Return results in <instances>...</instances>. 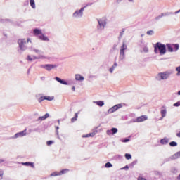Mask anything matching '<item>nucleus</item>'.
<instances>
[{"instance_id":"19","label":"nucleus","mask_w":180,"mask_h":180,"mask_svg":"<svg viewBox=\"0 0 180 180\" xmlns=\"http://www.w3.org/2000/svg\"><path fill=\"white\" fill-rule=\"evenodd\" d=\"M22 165L27 166V167H31L32 168H34V162H21Z\"/></svg>"},{"instance_id":"29","label":"nucleus","mask_w":180,"mask_h":180,"mask_svg":"<svg viewBox=\"0 0 180 180\" xmlns=\"http://www.w3.org/2000/svg\"><path fill=\"white\" fill-rule=\"evenodd\" d=\"M105 168H112L113 167V165L110 163V162H108L105 164Z\"/></svg>"},{"instance_id":"10","label":"nucleus","mask_w":180,"mask_h":180,"mask_svg":"<svg viewBox=\"0 0 180 180\" xmlns=\"http://www.w3.org/2000/svg\"><path fill=\"white\" fill-rule=\"evenodd\" d=\"M168 51L170 53L176 52L179 49V45L178 44H167Z\"/></svg>"},{"instance_id":"37","label":"nucleus","mask_w":180,"mask_h":180,"mask_svg":"<svg viewBox=\"0 0 180 180\" xmlns=\"http://www.w3.org/2000/svg\"><path fill=\"white\" fill-rule=\"evenodd\" d=\"M125 158H126L127 160H129L131 159V155L129 153H125Z\"/></svg>"},{"instance_id":"15","label":"nucleus","mask_w":180,"mask_h":180,"mask_svg":"<svg viewBox=\"0 0 180 180\" xmlns=\"http://www.w3.org/2000/svg\"><path fill=\"white\" fill-rule=\"evenodd\" d=\"M160 115H161V118L160 119V120H162V119H164V117H166V116L167 115V108L165 105H163L161 107Z\"/></svg>"},{"instance_id":"23","label":"nucleus","mask_w":180,"mask_h":180,"mask_svg":"<svg viewBox=\"0 0 180 180\" xmlns=\"http://www.w3.org/2000/svg\"><path fill=\"white\" fill-rule=\"evenodd\" d=\"M93 103L96 104L97 105L102 107L105 105L104 101H93Z\"/></svg>"},{"instance_id":"45","label":"nucleus","mask_w":180,"mask_h":180,"mask_svg":"<svg viewBox=\"0 0 180 180\" xmlns=\"http://www.w3.org/2000/svg\"><path fill=\"white\" fill-rule=\"evenodd\" d=\"M55 129H56V135H58V134H59V132H58L59 127L56 126V127H55Z\"/></svg>"},{"instance_id":"20","label":"nucleus","mask_w":180,"mask_h":180,"mask_svg":"<svg viewBox=\"0 0 180 180\" xmlns=\"http://www.w3.org/2000/svg\"><path fill=\"white\" fill-rule=\"evenodd\" d=\"M49 114L46 113L45 115L39 117L37 120V122H42L43 120H46V119H48L49 117Z\"/></svg>"},{"instance_id":"14","label":"nucleus","mask_w":180,"mask_h":180,"mask_svg":"<svg viewBox=\"0 0 180 180\" xmlns=\"http://www.w3.org/2000/svg\"><path fill=\"white\" fill-rule=\"evenodd\" d=\"M26 136H27V131H26V129H25L22 131L16 133L13 136L11 137V139H17L19 138H22Z\"/></svg>"},{"instance_id":"57","label":"nucleus","mask_w":180,"mask_h":180,"mask_svg":"<svg viewBox=\"0 0 180 180\" xmlns=\"http://www.w3.org/2000/svg\"><path fill=\"white\" fill-rule=\"evenodd\" d=\"M177 94H178L179 96H180V91H179V92H177Z\"/></svg>"},{"instance_id":"48","label":"nucleus","mask_w":180,"mask_h":180,"mask_svg":"<svg viewBox=\"0 0 180 180\" xmlns=\"http://www.w3.org/2000/svg\"><path fill=\"white\" fill-rule=\"evenodd\" d=\"M179 13H180V9H179V10H177V11H176L174 12V15H177V14H179Z\"/></svg>"},{"instance_id":"1","label":"nucleus","mask_w":180,"mask_h":180,"mask_svg":"<svg viewBox=\"0 0 180 180\" xmlns=\"http://www.w3.org/2000/svg\"><path fill=\"white\" fill-rule=\"evenodd\" d=\"M30 50L36 54L38 55V56H36L35 55H28L27 60L28 61H33L35 60H46L48 59L47 56H45V55H42L43 52L41 51V49H38V48H35V46H31L30 48Z\"/></svg>"},{"instance_id":"32","label":"nucleus","mask_w":180,"mask_h":180,"mask_svg":"<svg viewBox=\"0 0 180 180\" xmlns=\"http://www.w3.org/2000/svg\"><path fill=\"white\" fill-rule=\"evenodd\" d=\"M117 131H118L117 128H112L111 129V133L112 135L117 134Z\"/></svg>"},{"instance_id":"30","label":"nucleus","mask_w":180,"mask_h":180,"mask_svg":"<svg viewBox=\"0 0 180 180\" xmlns=\"http://www.w3.org/2000/svg\"><path fill=\"white\" fill-rule=\"evenodd\" d=\"M60 173L58 171H55L53 173H51V176H59Z\"/></svg>"},{"instance_id":"56","label":"nucleus","mask_w":180,"mask_h":180,"mask_svg":"<svg viewBox=\"0 0 180 180\" xmlns=\"http://www.w3.org/2000/svg\"><path fill=\"white\" fill-rule=\"evenodd\" d=\"M145 34H141V37H144Z\"/></svg>"},{"instance_id":"54","label":"nucleus","mask_w":180,"mask_h":180,"mask_svg":"<svg viewBox=\"0 0 180 180\" xmlns=\"http://www.w3.org/2000/svg\"><path fill=\"white\" fill-rule=\"evenodd\" d=\"M129 2L133 3L134 0H129Z\"/></svg>"},{"instance_id":"34","label":"nucleus","mask_w":180,"mask_h":180,"mask_svg":"<svg viewBox=\"0 0 180 180\" xmlns=\"http://www.w3.org/2000/svg\"><path fill=\"white\" fill-rule=\"evenodd\" d=\"M164 15H163V13H162L161 14H160L159 15H158L157 17H155V20H160L162 18H163Z\"/></svg>"},{"instance_id":"55","label":"nucleus","mask_w":180,"mask_h":180,"mask_svg":"<svg viewBox=\"0 0 180 180\" xmlns=\"http://www.w3.org/2000/svg\"><path fill=\"white\" fill-rule=\"evenodd\" d=\"M178 180H180V174H179V177H177Z\"/></svg>"},{"instance_id":"28","label":"nucleus","mask_w":180,"mask_h":180,"mask_svg":"<svg viewBox=\"0 0 180 180\" xmlns=\"http://www.w3.org/2000/svg\"><path fill=\"white\" fill-rule=\"evenodd\" d=\"M163 17H167V16H170L172 15H174L173 12H165L162 13Z\"/></svg>"},{"instance_id":"8","label":"nucleus","mask_w":180,"mask_h":180,"mask_svg":"<svg viewBox=\"0 0 180 180\" xmlns=\"http://www.w3.org/2000/svg\"><path fill=\"white\" fill-rule=\"evenodd\" d=\"M127 49V45L125 41L122 42V45L120 46V56H119V60L123 61V60L125 58V52Z\"/></svg>"},{"instance_id":"38","label":"nucleus","mask_w":180,"mask_h":180,"mask_svg":"<svg viewBox=\"0 0 180 180\" xmlns=\"http://www.w3.org/2000/svg\"><path fill=\"white\" fill-rule=\"evenodd\" d=\"M53 143H54V141H46V146H51Z\"/></svg>"},{"instance_id":"12","label":"nucleus","mask_w":180,"mask_h":180,"mask_svg":"<svg viewBox=\"0 0 180 180\" xmlns=\"http://www.w3.org/2000/svg\"><path fill=\"white\" fill-rule=\"evenodd\" d=\"M146 120H148V116L147 115H141L140 117H138L135 120H132L131 122L132 123H141V122H145Z\"/></svg>"},{"instance_id":"40","label":"nucleus","mask_w":180,"mask_h":180,"mask_svg":"<svg viewBox=\"0 0 180 180\" xmlns=\"http://www.w3.org/2000/svg\"><path fill=\"white\" fill-rule=\"evenodd\" d=\"M130 141V139H122V143H128Z\"/></svg>"},{"instance_id":"35","label":"nucleus","mask_w":180,"mask_h":180,"mask_svg":"<svg viewBox=\"0 0 180 180\" xmlns=\"http://www.w3.org/2000/svg\"><path fill=\"white\" fill-rule=\"evenodd\" d=\"M146 34L148 35V36H153L154 34V30H148L147 31Z\"/></svg>"},{"instance_id":"58","label":"nucleus","mask_w":180,"mask_h":180,"mask_svg":"<svg viewBox=\"0 0 180 180\" xmlns=\"http://www.w3.org/2000/svg\"><path fill=\"white\" fill-rule=\"evenodd\" d=\"M58 124H60V120H58Z\"/></svg>"},{"instance_id":"50","label":"nucleus","mask_w":180,"mask_h":180,"mask_svg":"<svg viewBox=\"0 0 180 180\" xmlns=\"http://www.w3.org/2000/svg\"><path fill=\"white\" fill-rule=\"evenodd\" d=\"M176 136H177V137L180 138V131H179V133H177V134H176Z\"/></svg>"},{"instance_id":"3","label":"nucleus","mask_w":180,"mask_h":180,"mask_svg":"<svg viewBox=\"0 0 180 180\" xmlns=\"http://www.w3.org/2000/svg\"><path fill=\"white\" fill-rule=\"evenodd\" d=\"M154 52L155 54H160L164 56L167 53L165 45L161 42H157L154 46Z\"/></svg>"},{"instance_id":"24","label":"nucleus","mask_w":180,"mask_h":180,"mask_svg":"<svg viewBox=\"0 0 180 180\" xmlns=\"http://www.w3.org/2000/svg\"><path fill=\"white\" fill-rule=\"evenodd\" d=\"M69 172V169H63L59 172V175L62 176Z\"/></svg>"},{"instance_id":"9","label":"nucleus","mask_w":180,"mask_h":180,"mask_svg":"<svg viewBox=\"0 0 180 180\" xmlns=\"http://www.w3.org/2000/svg\"><path fill=\"white\" fill-rule=\"evenodd\" d=\"M139 46H140V52L143 53H148L149 52V49L148 48V43L144 41V39H141L139 41Z\"/></svg>"},{"instance_id":"47","label":"nucleus","mask_w":180,"mask_h":180,"mask_svg":"<svg viewBox=\"0 0 180 180\" xmlns=\"http://www.w3.org/2000/svg\"><path fill=\"white\" fill-rule=\"evenodd\" d=\"M6 160L4 158L0 159V164L5 162Z\"/></svg>"},{"instance_id":"7","label":"nucleus","mask_w":180,"mask_h":180,"mask_svg":"<svg viewBox=\"0 0 180 180\" xmlns=\"http://www.w3.org/2000/svg\"><path fill=\"white\" fill-rule=\"evenodd\" d=\"M28 43H32V41H31L30 38H27V39H20L18 41L19 48L22 51H25L27 49V44Z\"/></svg>"},{"instance_id":"17","label":"nucleus","mask_w":180,"mask_h":180,"mask_svg":"<svg viewBox=\"0 0 180 180\" xmlns=\"http://www.w3.org/2000/svg\"><path fill=\"white\" fill-rule=\"evenodd\" d=\"M75 81L82 82L84 81L85 79H84V77L81 75L80 74H75Z\"/></svg>"},{"instance_id":"21","label":"nucleus","mask_w":180,"mask_h":180,"mask_svg":"<svg viewBox=\"0 0 180 180\" xmlns=\"http://www.w3.org/2000/svg\"><path fill=\"white\" fill-rule=\"evenodd\" d=\"M169 139L167 138V137H165V138L162 139L160 140V143H161L162 145H167V144L169 143Z\"/></svg>"},{"instance_id":"6","label":"nucleus","mask_w":180,"mask_h":180,"mask_svg":"<svg viewBox=\"0 0 180 180\" xmlns=\"http://www.w3.org/2000/svg\"><path fill=\"white\" fill-rule=\"evenodd\" d=\"M86 6L81 7L79 9H76L72 14V18L75 20L81 19L84 16V13Z\"/></svg>"},{"instance_id":"5","label":"nucleus","mask_w":180,"mask_h":180,"mask_svg":"<svg viewBox=\"0 0 180 180\" xmlns=\"http://www.w3.org/2000/svg\"><path fill=\"white\" fill-rule=\"evenodd\" d=\"M173 74L172 70H167L163 72H160L155 77L156 79L158 81H162V80H167L169 78V77Z\"/></svg>"},{"instance_id":"53","label":"nucleus","mask_w":180,"mask_h":180,"mask_svg":"<svg viewBox=\"0 0 180 180\" xmlns=\"http://www.w3.org/2000/svg\"><path fill=\"white\" fill-rule=\"evenodd\" d=\"M124 32V30H122V32H121V36L123 35V32Z\"/></svg>"},{"instance_id":"51","label":"nucleus","mask_w":180,"mask_h":180,"mask_svg":"<svg viewBox=\"0 0 180 180\" xmlns=\"http://www.w3.org/2000/svg\"><path fill=\"white\" fill-rule=\"evenodd\" d=\"M117 3H121L122 1V0H116Z\"/></svg>"},{"instance_id":"25","label":"nucleus","mask_w":180,"mask_h":180,"mask_svg":"<svg viewBox=\"0 0 180 180\" xmlns=\"http://www.w3.org/2000/svg\"><path fill=\"white\" fill-rule=\"evenodd\" d=\"M30 4L32 9H36V4L34 0H30Z\"/></svg>"},{"instance_id":"13","label":"nucleus","mask_w":180,"mask_h":180,"mask_svg":"<svg viewBox=\"0 0 180 180\" xmlns=\"http://www.w3.org/2000/svg\"><path fill=\"white\" fill-rule=\"evenodd\" d=\"M41 68H44L47 71H51L56 68H58V65L56 64H46V65H41L40 66Z\"/></svg>"},{"instance_id":"46","label":"nucleus","mask_w":180,"mask_h":180,"mask_svg":"<svg viewBox=\"0 0 180 180\" xmlns=\"http://www.w3.org/2000/svg\"><path fill=\"white\" fill-rule=\"evenodd\" d=\"M172 172H173V173H176L177 172V169H176V168H172Z\"/></svg>"},{"instance_id":"26","label":"nucleus","mask_w":180,"mask_h":180,"mask_svg":"<svg viewBox=\"0 0 180 180\" xmlns=\"http://www.w3.org/2000/svg\"><path fill=\"white\" fill-rule=\"evenodd\" d=\"M77 117H78V112H76V113L75 114L74 117L71 118V122H72V123H74V122H77Z\"/></svg>"},{"instance_id":"42","label":"nucleus","mask_w":180,"mask_h":180,"mask_svg":"<svg viewBox=\"0 0 180 180\" xmlns=\"http://www.w3.org/2000/svg\"><path fill=\"white\" fill-rule=\"evenodd\" d=\"M46 100L45 98V96H41L39 99V102H42L43 101Z\"/></svg>"},{"instance_id":"33","label":"nucleus","mask_w":180,"mask_h":180,"mask_svg":"<svg viewBox=\"0 0 180 180\" xmlns=\"http://www.w3.org/2000/svg\"><path fill=\"white\" fill-rule=\"evenodd\" d=\"M169 146L172 147H176L178 143L176 141H172L169 143Z\"/></svg>"},{"instance_id":"41","label":"nucleus","mask_w":180,"mask_h":180,"mask_svg":"<svg viewBox=\"0 0 180 180\" xmlns=\"http://www.w3.org/2000/svg\"><path fill=\"white\" fill-rule=\"evenodd\" d=\"M173 106H174V107H179V106H180V101H177V103L173 104Z\"/></svg>"},{"instance_id":"44","label":"nucleus","mask_w":180,"mask_h":180,"mask_svg":"<svg viewBox=\"0 0 180 180\" xmlns=\"http://www.w3.org/2000/svg\"><path fill=\"white\" fill-rule=\"evenodd\" d=\"M129 169L128 165H126V166L122 167V168H121V170H126V169Z\"/></svg>"},{"instance_id":"49","label":"nucleus","mask_w":180,"mask_h":180,"mask_svg":"<svg viewBox=\"0 0 180 180\" xmlns=\"http://www.w3.org/2000/svg\"><path fill=\"white\" fill-rule=\"evenodd\" d=\"M138 180H146V179H143V177H139Z\"/></svg>"},{"instance_id":"27","label":"nucleus","mask_w":180,"mask_h":180,"mask_svg":"<svg viewBox=\"0 0 180 180\" xmlns=\"http://www.w3.org/2000/svg\"><path fill=\"white\" fill-rule=\"evenodd\" d=\"M179 158H180V151L176 153V154L173 155L172 156L173 160L178 159Z\"/></svg>"},{"instance_id":"4","label":"nucleus","mask_w":180,"mask_h":180,"mask_svg":"<svg viewBox=\"0 0 180 180\" xmlns=\"http://www.w3.org/2000/svg\"><path fill=\"white\" fill-rule=\"evenodd\" d=\"M97 22L96 30L98 32H102L107 26V19L106 18H98Z\"/></svg>"},{"instance_id":"2","label":"nucleus","mask_w":180,"mask_h":180,"mask_svg":"<svg viewBox=\"0 0 180 180\" xmlns=\"http://www.w3.org/2000/svg\"><path fill=\"white\" fill-rule=\"evenodd\" d=\"M33 33L35 37H37V38L43 41L49 42L50 41V39L48 36H46L45 34L43 33L41 29L35 28L33 30Z\"/></svg>"},{"instance_id":"52","label":"nucleus","mask_w":180,"mask_h":180,"mask_svg":"<svg viewBox=\"0 0 180 180\" xmlns=\"http://www.w3.org/2000/svg\"><path fill=\"white\" fill-rule=\"evenodd\" d=\"M75 89H75V86H72V90L73 91H75Z\"/></svg>"},{"instance_id":"16","label":"nucleus","mask_w":180,"mask_h":180,"mask_svg":"<svg viewBox=\"0 0 180 180\" xmlns=\"http://www.w3.org/2000/svg\"><path fill=\"white\" fill-rule=\"evenodd\" d=\"M98 133V130L97 128H95L94 129H93V131L87 134L83 135L82 138H89V137H94Z\"/></svg>"},{"instance_id":"18","label":"nucleus","mask_w":180,"mask_h":180,"mask_svg":"<svg viewBox=\"0 0 180 180\" xmlns=\"http://www.w3.org/2000/svg\"><path fill=\"white\" fill-rule=\"evenodd\" d=\"M55 80L58 81V82H59L60 84H62L63 85H70V84H69L68 82H67L66 81L61 79L60 78L56 77H55Z\"/></svg>"},{"instance_id":"11","label":"nucleus","mask_w":180,"mask_h":180,"mask_svg":"<svg viewBox=\"0 0 180 180\" xmlns=\"http://www.w3.org/2000/svg\"><path fill=\"white\" fill-rule=\"evenodd\" d=\"M122 107H123V104H122V103H119V104H117V105L111 107L110 108H109L108 110V115L115 113V112H116L117 110H119V109H122Z\"/></svg>"},{"instance_id":"36","label":"nucleus","mask_w":180,"mask_h":180,"mask_svg":"<svg viewBox=\"0 0 180 180\" xmlns=\"http://www.w3.org/2000/svg\"><path fill=\"white\" fill-rule=\"evenodd\" d=\"M176 72H177V73L176 74V75L180 76V66L176 67Z\"/></svg>"},{"instance_id":"22","label":"nucleus","mask_w":180,"mask_h":180,"mask_svg":"<svg viewBox=\"0 0 180 180\" xmlns=\"http://www.w3.org/2000/svg\"><path fill=\"white\" fill-rule=\"evenodd\" d=\"M117 66V63L115 62L113 65L109 69V72L112 74L113 73V71H115V69H116V67Z\"/></svg>"},{"instance_id":"43","label":"nucleus","mask_w":180,"mask_h":180,"mask_svg":"<svg viewBox=\"0 0 180 180\" xmlns=\"http://www.w3.org/2000/svg\"><path fill=\"white\" fill-rule=\"evenodd\" d=\"M106 134H107V135H108V136L112 135V130H107V131H106Z\"/></svg>"},{"instance_id":"31","label":"nucleus","mask_w":180,"mask_h":180,"mask_svg":"<svg viewBox=\"0 0 180 180\" xmlns=\"http://www.w3.org/2000/svg\"><path fill=\"white\" fill-rule=\"evenodd\" d=\"M53 99H54V96H45V100H48L49 101H51Z\"/></svg>"},{"instance_id":"39","label":"nucleus","mask_w":180,"mask_h":180,"mask_svg":"<svg viewBox=\"0 0 180 180\" xmlns=\"http://www.w3.org/2000/svg\"><path fill=\"white\" fill-rule=\"evenodd\" d=\"M3 176H4V171L1 170L0 171V180L3 179Z\"/></svg>"}]
</instances>
